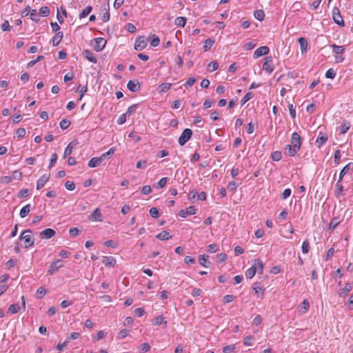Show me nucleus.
<instances>
[{"mask_svg":"<svg viewBox=\"0 0 353 353\" xmlns=\"http://www.w3.org/2000/svg\"><path fill=\"white\" fill-rule=\"evenodd\" d=\"M192 131L189 128H185L179 138V144L184 145L192 137Z\"/></svg>","mask_w":353,"mask_h":353,"instance_id":"f257e3e1","label":"nucleus"},{"mask_svg":"<svg viewBox=\"0 0 353 353\" xmlns=\"http://www.w3.org/2000/svg\"><path fill=\"white\" fill-rule=\"evenodd\" d=\"M332 19L334 23L341 27L345 26V22L341 15L339 9L337 7H334L332 10Z\"/></svg>","mask_w":353,"mask_h":353,"instance_id":"f03ea898","label":"nucleus"},{"mask_svg":"<svg viewBox=\"0 0 353 353\" xmlns=\"http://www.w3.org/2000/svg\"><path fill=\"white\" fill-rule=\"evenodd\" d=\"M63 266V263L61 259H57L52 262L48 270V274L52 275L54 272H57Z\"/></svg>","mask_w":353,"mask_h":353,"instance_id":"7ed1b4c3","label":"nucleus"},{"mask_svg":"<svg viewBox=\"0 0 353 353\" xmlns=\"http://www.w3.org/2000/svg\"><path fill=\"white\" fill-rule=\"evenodd\" d=\"M273 59L271 56L266 57L265 59V62L263 64V69L268 73H271L274 70Z\"/></svg>","mask_w":353,"mask_h":353,"instance_id":"20e7f679","label":"nucleus"},{"mask_svg":"<svg viewBox=\"0 0 353 353\" xmlns=\"http://www.w3.org/2000/svg\"><path fill=\"white\" fill-rule=\"evenodd\" d=\"M291 145L300 150L302 145V139L297 132H294L291 137Z\"/></svg>","mask_w":353,"mask_h":353,"instance_id":"39448f33","label":"nucleus"},{"mask_svg":"<svg viewBox=\"0 0 353 353\" xmlns=\"http://www.w3.org/2000/svg\"><path fill=\"white\" fill-rule=\"evenodd\" d=\"M147 46V41L143 36H139L134 44V49L138 51L143 50Z\"/></svg>","mask_w":353,"mask_h":353,"instance_id":"423d86ee","label":"nucleus"},{"mask_svg":"<svg viewBox=\"0 0 353 353\" xmlns=\"http://www.w3.org/2000/svg\"><path fill=\"white\" fill-rule=\"evenodd\" d=\"M56 234V232L52 228H47L43 230H42L39 233V236L42 239H49L52 237H53Z\"/></svg>","mask_w":353,"mask_h":353,"instance_id":"0eeeda50","label":"nucleus"},{"mask_svg":"<svg viewBox=\"0 0 353 353\" xmlns=\"http://www.w3.org/2000/svg\"><path fill=\"white\" fill-rule=\"evenodd\" d=\"M94 50H96L97 52H100L105 48L106 41L102 37H98L94 39Z\"/></svg>","mask_w":353,"mask_h":353,"instance_id":"6e6552de","label":"nucleus"},{"mask_svg":"<svg viewBox=\"0 0 353 353\" xmlns=\"http://www.w3.org/2000/svg\"><path fill=\"white\" fill-rule=\"evenodd\" d=\"M270 49L268 46H261L257 48L254 53V58L258 59L259 57L266 55L269 53Z\"/></svg>","mask_w":353,"mask_h":353,"instance_id":"1a4fd4ad","label":"nucleus"},{"mask_svg":"<svg viewBox=\"0 0 353 353\" xmlns=\"http://www.w3.org/2000/svg\"><path fill=\"white\" fill-rule=\"evenodd\" d=\"M196 212V209L194 206H189L186 210H181L179 212L181 217L185 218L188 215H193Z\"/></svg>","mask_w":353,"mask_h":353,"instance_id":"9d476101","label":"nucleus"},{"mask_svg":"<svg viewBox=\"0 0 353 353\" xmlns=\"http://www.w3.org/2000/svg\"><path fill=\"white\" fill-rule=\"evenodd\" d=\"M127 88L131 92H137L141 88V85L137 80H130L127 84Z\"/></svg>","mask_w":353,"mask_h":353,"instance_id":"9b49d317","label":"nucleus"},{"mask_svg":"<svg viewBox=\"0 0 353 353\" xmlns=\"http://www.w3.org/2000/svg\"><path fill=\"white\" fill-rule=\"evenodd\" d=\"M353 169V163L350 162L345 165L340 172L339 176V182H341L343 176L350 170Z\"/></svg>","mask_w":353,"mask_h":353,"instance_id":"f8f14e48","label":"nucleus"},{"mask_svg":"<svg viewBox=\"0 0 353 353\" xmlns=\"http://www.w3.org/2000/svg\"><path fill=\"white\" fill-rule=\"evenodd\" d=\"M299 150L296 148H294L293 145L288 144L285 146L284 153L290 157H294L297 154V152Z\"/></svg>","mask_w":353,"mask_h":353,"instance_id":"ddd939ff","label":"nucleus"},{"mask_svg":"<svg viewBox=\"0 0 353 353\" xmlns=\"http://www.w3.org/2000/svg\"><path fill=\"white\" fill-rule=\"evenodd\" d=\"M328 139V137L326 134H323L320 132L319 136L316 140V146L320 148L323 145H324Z\"/></svg>","mask_w":353,"mask_h":353,"instance_id":"4468645a","label":"nucleus"},{"mask_svg":"<svg viewBox=\"0 0 353 353\" xmlns=\"http://www.w3.org/2000/svg\"><path fill=\"white\" fill-rule=\"evenodd\" d=\"M77 143V141H72L66 146L64 150L63 159H65L72 152L74 146H75Z\"/></svg>","mask_w":353,"mask_h":353,"instance_id":"2eb2a0df","label":"nucleus"},{"mask_svg":"<svg viewBox=\"0 0 353 353\" xmlns=\"http://www.w3.org/2000/svg\"><path fill=\"white\" fill-rule=\"evenodd\" d=\"M50 175L49 174H43L42 176H41L37 182V189L40 190L42 188L45 183L49 180Z\"/></svg>","mask_w":353,"mask_h":353,"instance_id":"dca6fc26","label":"nucleus"},{"mask_svg":"<svg viewBox=\"0 0 353 353\" xmlns=\"http://www.w3.org/2000/svg\"><path fill=\"white\" fill-rule=\"evenodd\" d=\"M82 54L83 57L89 61L94 63H96L97 62V59L95 57H94V54L92 51L89 50H85Z\"/></svg>","mask_w":353,"mask_h":353,"instance_id":"f3484780","label":"nucleus"},{"mask_svg":"<svg viewBox=\"0 0 353 353\" xmlns=\"http://www.w3.org/2000/svg\"><path fill=\"white\" fill-rule=\"evenodd\" d=\"M208 259V255L201 254L199 257V262L202 266L208 268L211 264V262L209 261Z\"/></svg>","mask_w":353,"mask_h":353,"instance_id":"a211bd4d","label":"nucleus"},{"mask_svg":"<svg viewBox=\"0 0 353 353\" xmlns=\"http://www.w3.org/2000/svg\"><path fill=\"white\" fill-rule=\"evenodd\" d=\"M102 214L99 208L95 209L92 213L89 216V219L92 221H101Z\"/></svg>","mask_w":353,"mask_h":353,"instance_id":"6ab92c4d","label":"nucleus"},{"mask_svg":"<svg viewBox=\"0 0 353 353\" xmlns=\"http://www.w3.org/2000/svg\"><path fill=\"white\" fill-rule=\"evenodd\" d=\"M102 263L105 266L112 267L116 264V260L112 256H103Z\"/></svg>","mask_w":353,"mask_h":353,"instance_id":"aec40b11","label":"nucleus"},{"mask_svg":"<svg viewBox=\"0 0 353 353\" xmlns=\"http://www.w3.org/2000/svg\"><path fill=\"white\" fill-rule=\"evenodd\" d=\"M298 41L300 45L301 53H305L307 52L308 46L307 40L303 37H301L298 39Z\"/></svg>","mask_w":353,"mask_h":353,"instance_id":"412c9836","label":"nucleus"},{"mask_svg":"<svg viewBox=\"0 0 353 353\" xmlns=\"http://www.w3.org/2000/svg\"><path fill=\"white\" fill-rule=\"evenodd\" d=\"M102 162V159L100 157H93L88 162V166L90 168L98 167Z\"/></svg>","mask_w":353,"mask_h":353,"instance_id":"4be33fe9","label":"nucleus"},{"mask_svg":"<svg viewBox=\"0 0 353 353\" xmlns=\"http://www.w3.org/2000/svg\"><path fill=\"white\" fill-rule=\"evenodd\" d=\"M63 37V33L62 32H58L52 38V45L54 46H57Z\"/></svg>","mask_w":353,"mask_h":353,"instance_id":"5701e85b","label":"nucleus"},{"mask_svg":"<svg viewBox=\"0 0 353 353\" xmlns=\"http://www.w3.org/2000/svg\"><path fill=\"white\" fill-rule=\"evenodd\" d=\"M156 238L161 241H166L172 238V236L170 235L169 232L165 230L162 231L159 234L156 236Z\"/></svg>","mask_w":353,"mask_h":353,"instance_id":"b1692460","label":"nucleus"},{"mask_svg":"<svg viewBox=\"0 0 353 353\" xmlns=\"http://www.w3.org/2000/svg\"><path fill=\"white\" fill-rule=\"evenodd\" d=\"M253 265L256 267V272L263 273V264L260 259H254Z\"/></svg>","mask_w":353,"mask_h":353,"instance_id":"393cba45","label":"nucleus"},{"mask_svg":"<svg viewBox=\"0 0 353 353\" xmlns=\"http://www.w3.org/2000/svg\"><path fill=\"white\" fill-rule=\"evenodd\" d=\"M24 242L26 243L25 248H28L31 247L34 243V239L32 237L30 234H26Z\"/></svg>","mask_w":353,"mask_h":353,"instance_id":"a878e982","label":"nucleus"},{"mask_svg":"<svg viewBox=\"0 0 353 353\" xmlns=\"http://www.w3.org/2000/svg\"><path fill=\"white\" fill-rule=\"evenodd\" d=\"M150 45L153 47H157L159 45L160 39L156 34H152L149 37Z\"/></svg>","mask_w":353,"mask_h":353,"instance_id":"bb28decb","label":"nucleus"},{"mask_svg":"<svg viewBox=\"0 0 353 353\" xmlns=\"http://www.w3.org/2000/svg\"><path fill=\"white\" fill-rule=\"evenodd\" d=\"M339 223L340 221L339 220V218L334 217L332 219L328 228L330 232H332L334 230V229H335L336 227L339 224Z\"/></svg>","mask_w":353,"mask_h":353,"instance_id":"cd10ccee","label":"nucleus"},{"mask_svg":"<svg viewBox=\"0 0 353 353\" xmlns=\"http://www.w3.org/2000/svg\"><path fill=\"white\" fill-rule=\"evenodd\" d=\"M30 211V205L27 204L26 205H25L24 207H23L21 209L19 215L21 218H24L28 214Z\"/></svg>","mask_w":353,"mask_h":353,"instance_id":"c85d7f7f","label":"nucleus"},{"mask_svg":"<svg viewBox=\"0 0 353 353\" xmlns=\"http://www.w3.org/2000/svg\"><path fill=\"white\" fill-rule=\"evenodd\" d=\"M254 16L257 20L262 21L264 20L265 13L262 10H257L254 11Z\"/></svg>","mask_w":353,"mask_h":353,"instance_id":"c756f323","label":"nucleus"},{"mask_svg":"<svg viewBox=\"0 0 353 353\" xmlns=\"http://www.w3.org/2000/svg\"><path fill=\"white\" fill-rule=\"evenodd\" d=\"M186 18L183 17H178L175 19V24L180 27H184L186 24Z\"/></svg>","mask_w":353,"mask_h":353,"instance_id":"7c9ffc66","label":"nucleus"},{"mask_svg":"<svg viewBox=\"0 0 353 353\" xmlns=\"http://www.w3.org/2000/svg\"><path fill=\"white\" fill-rule=\"evenodd\" d=\"M92 10V7L91 6H87L83 11L79 14V19H83L87 17Z\"/></svg>","mask_w":353,"mask_h":353,"instance_id":"2f4dec72","label":"nucleus"},{"mask_svg":"<svg viewBox=\"0 0 353 353\" xmlns=\"http://www.w3.org/2000/svg\"><path fill=\"white\" fill-rule=\"evenodd\" d=\"M171 85L172 84L170 83H163L159 86L158 90L159 92H165L170 88Z\"/></svg>","mask_w":353,"mask_h":353,"instance_id":"473e14b6","label":"nucleus"},{"mask_svg":"<svg viewBox=\"0 0 353 353\" xmlns=\"http://www.w3.org/2000/svg\"><path fill=\"white\" fill-rule=\"evenodd\" d=\"M214 43V40H213L210 38L206 39L204 42V46H203L204 50L208 51V50H210Z\"/></svg>","mask_w":353,"mask_h":353,"instance_id":"72a5a7b5","label":"nucleus"},{"mask_svg":"<svg viewBox=\"0 0 353 353\" xmlns=\"http://www.w3.org/2000/svg\"><path fill=\"white\" fill-rule=\"evenodd\" d=\"M332 48L333 49V52L336 54H341L345 50V48L343 46H337L336 44H333L332 46Z\"/></svg>","mask_w":353,"mask_h":353,"instance_id":"f704fd0d","label":"nucleus"},{"mask_svg":"<svg viewBox=\"0 0 353 353\" xmlns=\"http://www.w3.org/2000/svg\"><path fill=\"white\" fill-rule=\"evenodd\" d=\"M114 152H115L114 148H111L108 152L102 154L101 156L99 157L102 159V161H103L105 159L110 158V157L112 155H113Z\"/></svg>","mask_w":353,"mask_h":353,"instance_id":"c9c22d12","label":"nucleus"},{"mask_svg":"<svg viewBox=\"0 0 353 353\" xmlns=\"http://www.w3.org/2000/svg\"><path fill=\"white\" fill-rule=\"evenodd\" d=\"M256 273V267H254V265H252L251 268H250L246 271L245 275H246L247 278L252 279L255 275Z\"/></svg>","mask_w":353,"mask_h":353,"instance_id":"e433bc0d","label":"nucleus"},{"mask_svg":"<svg viewBox=\"0 0 353 353\" xmlns=\"http://www.w3.org/2000/svg\"><path fill=\"white\" fill-rule=\"evenodd\" d=\"M168 180V177H163L161 179L159 182L155 185V188L157 189L163 188L167 183Z\"/></svg>","mask_w":353,"mask_h":353,"instance_id":"4c0bfd02","label":"nucleus"},{"mask_svg":"<svg viewBox=\"0 0 353 353\" xmlns=\"http://www.w3.org/2000/svg\"><path fill=\"white\" fill-rule=\"evenodd\" d=\"M20 307L18 303H13L8 307V312L11 314H16L19 312Z\"/></svg>","mask_w":353,"mask_h":353,"instance_id":"58836bf2","label":"nucleus"},{"mask_svg":"<svg viewBox=\"0 0 353 353\" xmlns=\"http://www.w3.org/2000/svg\"><path fill=\"white\" fill-rule=\"evenodd\" d=\"M350 122L344 121L341 125V134H345L350 129Z\"/></svg>","mask_w":353,"mask_h":353,"instance_id":"ea45409f","label":"nucleus"},{"mask_svg":"<svg viewBox=\"0 0 353 353\" xmlns=\"http://www.w3.org/2000/svg\"><path fill=\"white\" fill-rule=\"evenodd\" d=\"M302 252L303 254H307L310 250V243L307 240H305L301 246Z\"/></svg>","mask_w":353,"mask_h":353,"instance_id":"a19ab883","label":"nucleus"},{"mask_svg":"<svg viewBox=\"0 0 353 353\" xmlns=\"http://www.w3.org/2000/svg\"><path fill=\"white\" fill-rule=\"evenodd\" d=\"M162 323H164L165 325H167V321H163V318L162 316H158L154 319L153 324L155 325H159Z\"/></svg>","mask_w":353,"mask_h":353,"instance_id":"79ce46f5","label":"nucleus"},{"mask_svg":"<svg viewBox=\"0 0 353 353\" xmlns=\"http://www.w3.org/2000/svg\"><path fill=\"white\" fill-rule=\"evenodd\" d=\"M150 350V345L148 343H143L141 345L139 348L140 353H145Z\"/></svg>","mask_w":353,"mask_h":353,"instance_id":"37998d69","label":"nucleus"},{"mask_svg":"<svg viewBox=\"0 0 353 353\" xmlns=\"http://www.w3.org/2000/svg\"><path fill=\"white\" fill-rule=\"evenodd\" d=\"M30 19L32 21H34L36 22L39 21V13H38L36 10H31V11L30 12Z\"/></svg>","mask_w":353,"mask_h":353,"instance_id":"c03bdc74","label":"nucleus"},{"mask_svg":"<svg viewBox=\"0 0 353 353\" xmlns=\"http://www.w3.org/2000/svg\"><path fill=\"white\" fill-rule=\"evenodd\" d=\"M352 289V285L351 283H347L345 286L343 288L342 292L340 293V296H342L343 295L347 294L348 292H350Z\"/></svg>","mask_w":353,"mask_h":353,"instance_id":"a18cd8bd","label":"nucleus"},{"mask_svg":"<svg viewBox=\"0 0 353 353\" xmlns=\"http://www.w3.org/2000/svg\"><path fill=\"white\" fill-rule=\"evenodd\" d=\"M218 68L219 63L216 61H211L208 65V69L210 72H213L217 70Z\"/></svg>","mask_w":353,"mask_h":353,"instance_id":"49530a36","label":"nucleus"},{"mask_svg":"<svg viewBox=\"0 0 353 353\" xmlns=\"http://www.w3.org/2000/svg\"><path fill=\"white\" fill-rule=\"evenodd\" d=\"M272 159L275 161H279L282 158V153L280 151H275L272 153Z\"/></svg>","mask_w":353,"mask_h":353,"instance_id":"de8ad7c7","label":"nucleus"},{"mask_svg":"<svg viewBox=\"0 0 353 353\" xmlns=\"http://www.w3.org/2000/svg\"><path fill=\"white\" fill-rule=\"evenodd\" d=\"M301 310H303V312H306L309 307H310V303L309 301L307 299H305L300 305Z\"/></svg>","mask_w":353,"mask_h":353,"instance_id":"09e8293b","label":"nucleus"},{"mask_svg":"<svg viewBox=\"0 0 353 353\" xmlns=\"http://www.w3.org/2000/svg\"><path fill=\"white\" fill-rule=\"evenodd\" d=\"M334 162L336 165H339L341 163V152L339 150H336L334 152Z\"/></svg>","mask_w":353,"mask_h":353,"instance_id":"8fccbe9b","label":"nucleus"},{"mask_svg":"<svg viewBox=\"0 0 353 353\" xmlns=\"http://www.w3.org/2000/svg\"><path fill=\"white\" fill-rule=\"evenodd\" d=\"M336 190L335 191V195L336 197H339L340 194H342L343 191V186L341 184V182H339V181L336 183Z\"/></svg>","mask_w":353,"mask_h":353,"instance_id":"3c124183","label":"nucleus"},{"mask_svg":"<svg viewBox=\"0 0 353 353\" xmlns=\"http://www.w3.org/2000/svg\"><path fill=\"white\" fill-rule=\"evenodd\" d=\"M43 59H44V57L42 55H40V56L37 57V58L36 59L32 60L30 62H28V63L27 64V67L31 68V67L34 66L37 62L43 60Z\"/></svg>","mask_w":353,"mask_h":353,"instance_id":"603ef678","label":"nucleus"},{"mask_svg":"<svg viewBox=\"0 0 353 353\" xmlns=\"http://www.w3.org/2000/svg\"><path fill=\"white\" fill-rule=\"evenodd\" d=\"M29 193H30V191H29L28 189H26V188L21 189L19 192L17 196L19 198H25V197H27L29 195Z\"/></svg>","mask_w":353,"mask_h":353,"instance_id":"864d4df0","label":"nucleus"},{"mask_svg":"<svg viewBox=\"0 0 353 353\" xmlns=\"http://www.w3.org/2000/svg\"><path fill=\"white\" fill-rule=\"evenodd\" d=\"M71 122L67 119H63L61 121L59 125L62 130H66L70 125Z\"/></svg>","mask_w":353,"mask_h":353,"instance_id":"5fc2aeb1","label":"nucleus"},{"mask_svg":"<svg viewBox=\"0 0 353 353\" xmlns=\"http://www.w3.org/2000/svg\"><path fill=\"white\" fill-rule=\"evenodd\" d=\"M254 97V94L252 92H248L241 99V104L244 105L247 101Z\"/></svg>","mask_w":353,"mask_h":353,"instance_id":"6e6d98bb","label":"nucleus"},{"mask_svg":"<svg viewBox=\"0 0 353 353\" xmlns=\"http://www.w3.org/2000/svg\"><path fill=\"white\" fill-rule=\"evenodd\" d=\"M50 14V9L47 6L41 7L39 10V14L43 17H47Z\"/></svg>","mask_w":353,"mask_h":353,"instance_id":"4d7b16f0","label":"nucleus"},{"mask_svg":"<svg viewBox=\"0 0 353 353\" xmlns=\"http://www.w3.org/2000/svg\"><path fill=\"white\" fill-rule=\"evenodd\" d=\"M325 77L327 79H333L336 77V72L334 70V69L330 68V69L327 70V72L325 73Z\"/></svg>","mask_w":353,"mask_h":353,"instance_id":"13d9d810","label":"nucleus"},{"mask_svg":"<svg viewBox=\"0 0 353 353\" xmlns=\"http://www.w3.org/2000/svg\"><path fill=\"white\" fill-rule=\"evenodd\" d=\"M65 187L68 190H74L75 189V184L73 181H67L65 183Z\"/></svg>","mask_w":353,"mask_h":353,"instance_id":"bf43d9fd","label":"nucleus"},{"mask_svg":"<svg viewBox=\"0 0 353 353\" xmlns=\"http://www.w3.org/2000/svg\"><path fill=\"white\" fill-rule=\"evenodd\" d=\"M129 333V330H126V329H123V330H121L119 333H118V336H117V338L119 339H122L123 338H125V336H128Z\"/></svg>","mask_w":353,"mask_h":353,"instance_id":"052dcab7","label":"nucleus"},{"mask_svg":"<svg viewBox=\"0 0 353 353\" xmlns=\"http://www.w3.org/2000/svg\"><path fill=\"white\" fill-rule=\"evenodd\" d=\"M22 177V172L19 170H15L12 172V179L20 180Z\"/></svg>","mask_w":353,"mask_h":353,"instance_id":"680f3d73","label":"nucleus"},{"mask_svg":"<svg viewBox=\"0 0 353 353\" xmlns=\"http://www.w3.org/2000/svg\"><path fill=\"white\" fill-rule=\"evenodd\" d=\"M137 108V104H134V105H132L131 106H130L128 109V110L126 111L125 114H127V116H130L133 112H135L136 109Z\"/></svg>","mask_w":353,"mask_h":353,"instance_id":"e2e57ef3","label":"nucleus"},{"mask_svg":"<svg viewBox=\"0 0 353 353\" xmlns=\"http://www.w3.org/2000/svg\"><path fill=\"white\" fill-rule=\"evenodd\" d=\"M141 193L143 194H149L151 192H152V188L150 185H144L141 190Z\"/></svg>","mask_w":353,"mask_h":353,"instance_id":"0e129e2a","label":"nucleus"},{"mask_svg":"<svg viewBox=\"0 0 353 353\" xmlns=\"http://www.w3.org/2000/svg\"><path fill=\"white\" fill-rule=\"evenodd\" d=\"M80 232V230L77 228H70L69 230V234L72 237H74L77 236Z\"/></svg>","mask_w":353,"mask_h":353,"instance_id":"69168bd1","label":"nucleus"},{"mask_svg":"<svg viewBox=\"0 0 353 353\" xmlns=\"http://www.w3.org/2000/svg\"><path fill=\"white\" fill-rule=\"evenodd\" d=\"M150 214L153 218H157L159 216V210L156 208H152L150 209Z\"/></svg>","mask_w":353,"mask_h":353,"instance_id":"338daca9","label":"nucleus"},{"mask_svg":"<svg viewBox=\"0 0 353 353\" xmlns=\"http://www.w3.org/2000/svg\"><path fill=\"white\" fill-rule=\"evenodd\" d=\"M291 193H292L291 189L287 188L281 194V198L283 199H286L287 198H288L290 196Z\"/></svg>","mask_w":353,"mask_h":353,"instance_id":"774afa93","label":"nucleus"}]
</instances>
